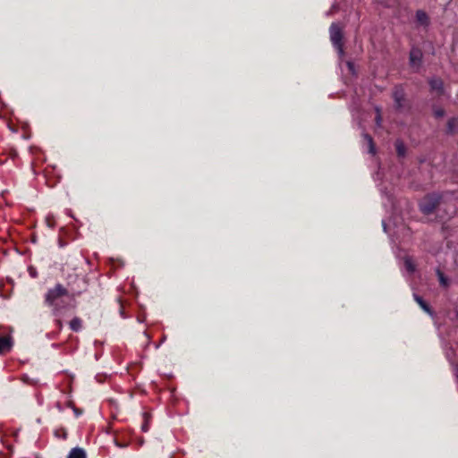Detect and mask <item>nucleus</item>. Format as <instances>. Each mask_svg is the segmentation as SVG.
Returning a JSON list of instances; mask_svg holds the SVG:
<instances>
[{"label": "nucleus", "instance_id": "f257e3e1", "mask_svg": "<svg viewBox=\"0 0 458 458\" xmlns=\"http://www.w3.org/2000/svg\"><path fill=\"white\" fill-rule=\"evenodd\" d=\"M69 293L68 290L64 288L62 284H56L53 289H49L46 294V302L47 305L53 307L57 310L60 307L59 301L67 296Z\"/></svg>", "mask_w": 458, "mask_h": 458}, {"label": "nucleus", "instance_id": "f03ea898", "mask_svg": "<svg viewBox=\"0 0 458 458\" xmlns=\"http://www.w3.org/2000/svg\"><path fill=\"white\" fill-rule=\"evenodd\" d=\"M330 38L333 44L342 52V30L335 23L330 26Z\"/></svg>", "mask_w": 458, "mask_h": 458}, {"label": "nucleus", "instance_id": "7ed1b4c3", "mask_svg": "<svg viewBox=\"0 0 458 458\" xmlns=\"http://www.w3.org/2000/svg\"><path fill=\"white\" fill-rule=\"evenodd\" d=\"M437 204H438V200L436 198H433L431 196H427L423 199V200L420 204V210L424 214H430L435 210Z\"/></svg>", "mask_w": 458, "mask_h": 458}, {"label": "nucleus", "instance_id": "20e7f679", "mask_svg": "<svg viewBox=\"0 0 458 458\" xmlns=\"http://www.w3.org/2000/svg\"><path fill=\"white\" fill-rule=\"evenodd\" d=\"M69 285L71 287L72 294L74 296L81 294L86 290L87 283L83 277H78L76 276L75 281L73 283L70 281Z\"/></svg>", "mask_w": 458, "mask_h": 458}, {"label": "nucleus", "instance_id": "39448f33", "mask_svg": "<svg viewBox=\"0 0 458 458\" xmlns=\"http://www.w3.org/2000/svg\"><path fill=\"white\" fill-rule=\"evenodd\" d=\"M422 54L419 49H412L410 53V62L414 67H419L421 63Z\"/></svg>", "mask_w": 458, "mask_h": 458}, {"label": "nucleus", "instance_id": "423d86ee", "mask_svg": "<svg viewBox=\"0 0 458 458\" xmlns=\"http://www.w3.org/2000/svg\"><path fill=\"white\" fill-rule=\"evenodd\" d=\"M11 339L6 336H0V354L7 352L11 350Z\"/></svg>", "mask_w": 458, "mask_h": 458}, {"label": "nucleus", "instance_id": "0eeeda50", "mask_svg": "<svg viewBox=\"0 0 458 458\" xmlns=\"http://www.w3.org/2000/svg\"><path fill=\"white\" fill-rule=\"evenodd\" d=\"M414 300L415 301L420 305V307L425 311L427 312L428 314H429L430 316H433V311L432 310L430 309V307L428 306V303H426V301H423V299L415 294L414 295Z\"/></svg>", "mask_w": 458, "mask_h": 458}, {"label": "nucleus", "instance_id": "6e6552de", "mask_svg": "<svg viewBox=\"0 0 458 458\" xmlns=\"http://www.w3.org/2000/svg\"><path fill=\"white\" fill-rule=\"evenodd\" d=\"M67 458H86V454L83 449L75 447L71 450Z\"/></svg>", "mask_w": 458, "mask_h": 458}, {"label": "nucleus", "instance_id": "1a4fd4ad", "mask_svg": "<svg viewBox=\"0 0 458 458\" xmlns=\"http://www.w3.org/2000/svg\"><path fill=\"white\" fill-rule=\"evenodd\" d=\"M404 267L409 273H413L416 270V265L411 257H405L403 259Z\"/></svg>", "mask_w": 458, "mask_h": 458}, {"label": "nucleus", "instance_id": "9d476101", "mask_svg": "<svg viewBox=\"0 0 458 458\" xmlns=\"http://www.w3.org/2000/svg\"><path fill=\"white\" fill-rule=\"evenodd\" d=\"M70 327L72 331L78 332L81 328V320L79 318H73L70 322Z\"/></svg>", "mask_w": 458, "mask_h": 458}, {"label": "nucleus", "instance_id": "9b49d317", "mask_svg": "<svg viewBox=\"0 0 458 458\" xmlns=\"http://www.w3.org/2000/svg\"><path fill=\"white\" fill-rule=\"evenodd\" d=\"M431 89L437 90L438 93H442L443 91V82L441 80H432L430 81Z\"/></svg>", "mask_w": 458, "mask_h": 458}, {"label": "nucleus", "instance_id": "f8f14e48", "mask_svg": "<svg viewBox=\"0 0 458 458\" xmlns=\"http://www.w3.org/2000/svg\"><path fill=\"white\" fill-rule=\"evenodd\" d=\"M395 148H396V152H397V155L399 157H404L405 154H406V148L404 146V144L401 141V140H397L395 142Z\"/></svg>", "mask_w": 458, "mask_h": 458}, {"label": "nucleus", "instance_id": "ddd939ff", "mask_svg": "<svg viewBox=\"0 0 458 458\" xmlns=\"http://www.w3.org/2000/svg\"><path fill=\"white\" fill-rule=\"evenodd\" d=\"M448 129L451 132H454L458 130V119L452 118L448 121Z\"/></svg>", "mask_w": 458, "mask_h": 458}, {"label": "nucleus", "instance_id": "4468645a", "mask_svg": "<svg viewBox=\"0 0 458 458\" xmlns=\"http://www.w3.org/2000/svg\"><path fill=\"white\" fill-rule=\"evenodd\" d=\"M437 275L438 276L440 284L445 287L448 286V281L440 270L437 271Z\"/></svg>", "mask_w": 458, "mask_h": 458}, {"label": "nucleus", "instance_id": "2eb2a0df", "mask_svg": "<svg viewBox=\"0 0 458 458\" xmlns=\"http://www.w3.org/2000/svg\"><path fill=\"white\" fill-rule=\"evenodd\" d=\"M434 115L437 118L443 117L445 115V111L441 107H436L434 109Z\"/></svg>", "mask_w": 458, "mask_h": 458}, {"label": "nucleus", "instance_id": "dca6fc26", "mask_svg": "<svg viewBox=\"0 0 458 458\" xmlns=\"http://www.w3.org/2000/svg\"><path fill=\"white\" fill-rule=\"evenodd\" d=\"M394 98H395V101L397 103V106L398 107H401L402 106V100H403V98L402 96V94H398L397 92L394 94Z\"/></svg>", "mask_w": 458, "mask_h": 458}, {"label": "nucleus", "instance_id": "f3484780", "mask_svg": "<svg viewBox=\"0 0 458 458\" xmlns=\"http://www.w3.org/2000/svg\"><path fill=\"white\" fill-rule=\"evenodd\" d=\"M417 16H418V18L420 20V19L425 18V17H426V14H425L423 12H420H420H418V13H417Z\"/></svg>", "mask_w": 458, "mask_h": 458}, {"label": "nucleus", "instance_id": "a211bd4d", "mask_svg": "<svg viewBox=\"0 0 458 458\" xmlns=\"http://www.w3.org/2000/svg\"><path fill=\"white\" fill-rule=\"evenodd\" d=\"M73 411H74V413H75V415H76L77 417H78V416H80V415L81 414V411H80V410H79V409H77V408H74V409H73Z\"/></svg>", "mask_w": 458, "mask_h": 458}, {"label": "nucleus", "instance_id": "6ab92c4d", "mask_svg": "<svg viewBox=\"0 0 458 458\" xmlns=\"http://www.w3.org/2000/svg\"><path fill=\"white\" fill-rule=\"evenodd\" d=\"M370 145H372V139L370 137L368 138ZM371 150L373 151V146H371Z\"/></svg>", "mask_w": 458, "mask_h": 458}]
</instances>
